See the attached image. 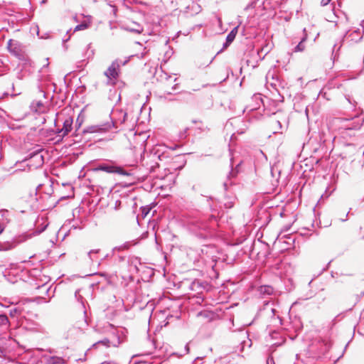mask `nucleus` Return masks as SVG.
I'll use <instances>...</instances> for the list:
<instances>
[{
    "mask_svg": "<svg viewBox=\"0 0 364 364\" xmlns=\"http://www.w3.org/2000/svg\"><path fill=\"white\" fill-rule=\"evenodd\" d=\"M4 354V350L0 347V357Z\"/></svg>",
    "mask_w": 364,
    "mask_h": 364,
    "instance_id": "49530a36",
    "label": "nucleus"
},
{
    "mask_svg": "<svg viewBox=\"0 0 364 364\" xmlns=\"http://www.w3.org/2000/svg\"><path fill=\"white\" fill-rule=\"evenodd\" d=\"M127 119V114L123 110H114L112 112V122L101 125H95L88 127L84 130V132L96 133L105 132L112 129V127H118V124H124Z\"/></svg>",
    "mask_w": 364,
    "mask_h": 364,
    "instance_id": "f03ea898",
    "label": "nucleus"
},
{
    "mask_svg": "<svg viewBox=\"0 0 364 364\" xmlns=\"http://www.w3.org/2000/svg\"><path fill=\"white\" fill-rule=\"evenodd\" d=\"M271 311H272V312L273 313V314H275L276 310H275L274 309H271Z\"/></svg>",
    "mask_w": 364,
    "mask_h": 364,
    "instance_id": "8fccbe9b",
    "label": "nucleus"
},
{
    "mask_svg": "<svg viewBox=\"0 0 364 364\" xmlns=\"http://www.w3.org/2000/svg\"><path fill=\"white\" fill-rule=\"evenodd\" d=\"M126 29L130 32L140 33L143 31V28L139 23H134L133 26H127Z\"/></svg>",
    "mask_w": 364,
    "mask_h": 364,
    "instance_id": "f3484780",
    "label": "nucleus"
},
{
    "mask_svg": "<svg viewBox=\"0 0 364 364\" xmlns=\"http://www.w3.org/2000/svg\"><path fill=\"white\" fill-rule=\"evenodd\" d=\"M22 308L18 306L10 310L9 315L11 317H14L16 315H21Z\"/></svg>",
    "mask_w": 364,
    "mask_h": 364,
    "instance_id": "5701e85b",
    "label": "nucleus"
},
{
    "mask_svg": "<svg viewBox=\"0 0 364 364\" xmlns=\"http://www.w3.org/2000/svg\"><path fill=\"white\" fill-rule=\"evenodd\" d=\"M186 351H187V353H188V350H189V348H188V345H186Z\"/></svg>",
    "mask_w": 364,
    "mask_h": 364,
    "instance_id": "09e8293b",
    "label": "nucleus"
},
{
    "mask_svg": "<svg viewBox=\"0 0 364 364\" xmlns=\"http://www.w3.org/2000/svg\"><path fill=\"white\" fill-rule=\"evenodd\" d=\"M344 37L350 41L357 43L363 38V33L359 28L353 31L349 30L346 33Z\"/></svg>",
    "mask_w": 364,
    "mask_h": 364,
    "instance_id": "f8f14e48",
    "label": "nucleus"
},
{
    "mask_svg": "<svg viewBox=\"0 0 364 364\" xmlns=\"http://www.w3.org/2000/svg\"><path fill=\"white\" fill-rule=\"evenodd\" d=\"M149 342L153 345L154 348H156V342L154 340L149 341Z\"/></svg>",
    "mask_w": 364,
    "mask_h": 364,
    "instance_id": "a19ab883",
    "label": "nucleus"
},
{
    "mask_svg": "<svg viewBox=\"0 0 364 364\" xmlns=\"http://www.w3.org/2000/svg\"><path fill=\"white\" fill-rule=\"evenodd\" d=\"M88 27H89V23H87V22H82V23L77 25L75 27L73 32L85 30V29L87 28Z\"/></svg>",
    "mask_w": 364,
    "mask_h": 364,
    "instance_id": "b1692460",
    "label": "nucleus"
},
{
    "mask_svg": "<svg viewBox=\"0 0 364 364\" xmlns=\"http://www.w3.org/2000/svg\"><path fill=\"white\" fill-rule=\"evenodd\" d=\"M161 80H164L168 84V82L170 81L171 76L168 75L166 73H164L162 75H161Z\"/></svg>",
    "mask_w": 364,
    "mask_h": 364,
    "instance_id": "c756f323",
    "label": "nucleus"
},
{
    "mask_svg": "<svg viewBox=\"0 0 364 364\" xmlns=\"http://www.w3.org/2000/svg\"><path fill=\"white\" fill-rule=\"evenodd\" d=\"M90 46H91L90 44H88L87 46V55H88L87 58L92 57L93 55H94V50H93L89 51V49L90 48Z\"/></svg>",
    "mask_w": 364,
    "mask_h": 364,
    "instance_id": "2f4dec72",
    "label": "nucleus"
},
{
    "mask_svg": "<svg viewBox=\"0 0 364 364\" xmlns=\"http://www.w3.org/2000/svg\"><path fill=\"white\" fill-rule=\"evenodd\" d=\"M177 80V78L173 79V82H176Z\"/></svg>",
    "mask_w": 364,
    "mask_h": 364,
    "instance_id": "5fc2aeb1",
    "label": "nucleus"
},
{
    "mask_svg": "<svg viewBox=\"0 0 364 364\" xmlns=\"http://www.w3.org/2000/svg\"><path fill=\"white\" fill-rule=\"evenodd\" d=\"M119 343H120L119 337L118 336H116V341H111L108 338H105L103 340L99 341L96 342L95 343H94L92 345V348H96L99 345H103L107 348L109 347L111 345L116 347Z\"/></svg>",
    "mask_w": 364,
    "mask_h": 364,
    "instance_id": "4468645a",
    "label": "nucleus"
},
{
    "mask_svg": "<svg viewBox=\"0 0 364 364\" xmlns=\"http://www.w3.org/2000/svg\"><path fill=\"white\" fill-rule=\"evenodd\" d=\"M46 364H67V360L61 357L50 356L46 359Z\"/></svg>",
    "mask_w": 364,
    "mask_h": 364,
    "instance_id": "dca6fc26",
    "label": "nucleus"
},
{
    "mask_svg": "<svg viewBox=\"0 0 364 364\" xmlns=\"http://www.w3.org/2000/svg\"><path fill=\"white\" fill-rule=\"evenodd\" d=\"M133 139L135 143V144L133 145V148H139L140 149H141L144 147V143L147 139L146 134L144 133H140L139 134H134L133 135Z\"/></svg>",
    "mask_w": 364,
    "mask_h": 364,
    "instance_id": "ddd939ff",
    "label": "nucleus"
},
{
    "mask_svg": "<svg viewBox=\"0 0 364 364\" xmlns=\"http://www.w3.org/2000/svg\"><path fill=\"white\" fill-rule=\"evenodd\" d=\"M305 112H306V116L308 117V109L307 108L306 109Z\"/></svg>",
    "mask_w": 364,
    "mask_h": 364,
    "instance_id": "603ef678",
    "label": "nucleus"
},
{
    "mask_svg": "<svg viewBox=\"0 0 364 364\" xmlns=\"http://www.w3.org/2000/svg\"><path fill=\"white\" fill-rule=\"evenodd\" d=\"M96 169L99 170V171H105L107 173H119L121 175H124V176H129L130 175V173L124 170L122 167L114 166H111V165L105 164L99 165Z\"/></svg>",
    "mask_w": 364,
    "mask_h": 364,
    "instance_id": "1a4fd4ad",
    "label": "nucleus"
},
{
    "mask_svg": "<svg viewBox=\"0 0 364 364\" xmlns=\"http://www.w3.org/2000/svg\"><path fill=\"white\" fill-rule=\"evenodd\" d=\"M277 132H279V131H277ZM281 133L282 132V131L280 132ZM274 133H277V131H274Z\"/></svg>",
    "mask_w": 364,
    "mask_h": 364,
    "instance_id": "864d4df0",
    "label": "nucleus"
},
{
    "mask_svg": "<svg viewBox=\"0 0 364 364\" xmlns=\"http://www.w3.org/2000/svg\"><path fill=\"white\" fill-rule=\"evenodd\" d=\"M331 347V344L330 342L325 340H318L313 343L310 346V350L319 356L327 353Z\"/></svg>",
    "mask_w": 364,
    "mask_h": 364,
    "instance_id": "0eeeda50",
    "label": "nucleus"
},
{
    "mask_svg": "<svg viewBox=\"0 0 364 364\" xmlns=\"http://www.w3.org/2000/svg\"><path fill=\"white\" fill-rule=\"evenodd\" d=\"M267 364H275L274 358L272 357H269L267 360Z\"/></svg>",
    "mask_w": 364,
    "mask_h": 364,
    "instance_id": "72a5a7b5",
    "label": "nucleus"
},
{
    "mask_svg": "<svg viewBox=\"0 0 364 364\" xmlns=\"http://www.w3.org/2000/svg\"><path fill=\"white\" fill-rule=\"evenodd\" d=\"M261 291H264L267 294H270L272 292V288L269 286H264L261 287Z\"/></svg>",
    "mask_w": 364,
    "mask_h": 364,
    "instance_id": "cd10ccee",
    "label": "nucleus"
},
{
    "mask_svg": "<svg viewBox=\"0 0 364 364\" xmlns=\"http://www.w3.org/2000/svg\"><path fill=\"white\" fill-rule=\"evenodd\" d=\"M7 48L12 55L17 58L22 60L24 58L23 53L21 48V45L18 41L10 39L7 43Z\"/></svg>",
    "mask_w": 364,
    "mask_h": 364,
    "instance_id": "6e6552de",
    "label": "nucleus"
},
{
    "mask_svg": "<svg viewBox=\"0 0 364 364\" xmlns=\"http://www.w3.org/2000/svg\"><path fill=\"white\" fill-rule=\"evenodd\" d=\"M188 129L186 128L185 130H184V134H187V132H188Z\"/></svg>",
    "mask_w": 364,
    "mask_h": 364,
    "instance_id": "3c124183",
    "label": "nucleus"
},
{
    "mask_svg": "<svg viewBox=\"0 0 364 364\" xmlns=\"http://www.w3.org/2000/svg\"><path fill=\"white\" fill-rule=\"evenodd\" d=\"M100 252V250H91L87 252V256L91 262H94L96 259L95 255Z\"/></svg>",
    "mask_w": 364,
    "mask_h": 364,
    "instance_id": "4be33fe9",
    "label": "nucleus"
},
{
    "mask_svg": "<svg viewBox=\"0 0 364 364\" xmlns=\"http://www.w3.org/2000/svg\"><path fill=\"white\" fill-rule=\"evenodd\" d=\"M360 26H362L363 28V32H364V20L362 21L361 23H360Z\"/></svg>",
    "mask_w": 364,
    "mask_h": 364,
    "instance_id": "37998d69",
    "label": "nucleus"
},
{
    "mask_svg": "<svg viewBox=\"0 0 364 364\" xmlns=\"http://www.w3.org/2000/svg\"><path fill=\"white\" fill-rule=\"evenodd\" d=\"M122 248V247H116L113 248L112 252H114L116 250H121Z\"/></svg>",
    "mask_w": 364,
    "mask_h": 364,
    "instance_id": "79ce46f5",
    "label": "nucleus"
},
{
    "mask_svg": "<svg viewBox=\"0 0 364 364\" xmlns=\"http://www.w3.org/2000/svg\"><path fill=\"white\" fill-rule=\"evenodd\" d=\"M15 247V244L14 243H6L1 245L0 250L1 251H7L11 250Z\"/></svg>",
    "mask_w": 364,
    "mask_h": 364,
    "instance_id": "393cba45",
    "label": "nucleus"
},
{
    "mask_svg": "<svg viewBox=\"0 0 364 364\" xmlns=\"http://www.w3.org/2000/svg\"><path fill=\"white\" fill-rule=\"evenodd\" d=\"M109 257V254H107V255H106L105 256V257H104L102 260L106 259H107Z\"/></svg>",
    "mask_w": 364,
    "mask_h": 364,
    "instance_id": "de8ad7c7",
    "label": "nucleus"
},
{
    "mask_svg": "<svg viewBox=\"0 0 364 364\" xmlns=\"http://www.w3.org/2000/svg\"><path fill=\"white\" fill-rule=\"evenodd\" d=\"M79 292H80V289L76 290L75 292V296L77 299V300H79L80 298L82 299V297L81 296H79V297H78Z\"/></svg>",
    "mask_w": 364,
    "mask_h": 364,
    "instance_id": "4c0bfd02",
    "label": "nucleus"
},
{
    "mask_svg": "<svg viewBox=\"0 0 364 364\" xmlns=\"http://www.w3.org/2000/svg\"><path fill=\"white\" fill-rule=\"evenodd\" d=\"M347 219L345 218V219H342V221H346Z\"/></svg>",
    "mask_w": 364,
    "mask_h": 364,
    "instance_id": "6e6d98bb",
    "label": "nucleus"
},
{
    "mask_svg": "<svg viewBox=\"0 0 364 364\" xmlns=\"http://www.w3.org/2000/svg\"><path fill=\"white\" fill-rule=\"evenodd\" d=\"M159 166V164H158L157 162H155V165L151 166V168L152 169V168H154L155 166Z\"/></svg>",
    "mask_w": 364,
    "mask_h": 364,
    "instance_id": "c03bdc74",
    "label": "nucleus"
},
{
    "mask_svg": "<svg viewBox=\"0 0 364 364\" xmlns=\"http://www.w3.org/2000/svg\"><path fill=\"white\" fill-rule=\"evenodd\" d=\"M73 117L71 116L65 117L64 119L58 117L55 121V132L58 136L63 138L67 136L73 129Z\"/></svg>",
    "mask_w": 364,
    "mask_h": 364,
    "instance_id": "20e7f679",
    "label": "nucleus"
},
{
    "mask_svg": "<svg viewBox=\"0 0 364 364\" xmlns=\"http://www.w3.org/2000/svg\"><path fill=\"white\" fill-rule=\"evenodd\" d=\"M47 225H45L43 228H42L41 230L38 231V233L40 234L41 232H42L46 228Z\"/></svg>",
    "mask_w": 364,
    "mask_h": 364,
    "instance_id": "a18cd8bd",
    "label": "nucleus"
},
{
    "mask_svg": "<svg viewBox=\"0 0 364 364\" xmlns=\"http://www.w3.org/2000/svg\"><path fill=\"white\" fill-rule=\"evenodd\" d=\"M4 226L3 224L0 223V234L4 231Z\"/></svg>",
    "mask_w": 364,
    "mask_h": 364,
    "instance_id": "ea45409f",
    "label": "nucleus"
},
{
    "mask_svg": "<svg viewBox=\"0 0 364 364\" xmlns=\"http://www.w3.org/2000/svg\"><path fill=\"white\" fill-rule=\"evenodd\" d=\"M178 83H175L172 87H171V91H169V90H166L164 92V95H172V92H174L176 91L177 89H178Z\"/></svg>",
    "mask_w": 364,
    "mask_h": 364,
    "instance_id": "c85d7f7f",
    "label": "nucleus"
},
{
    "mask_svg": "<svg viewBox=\"0 0 364 364\" xmlns=\"http://www.w3.org/2000/svg\"><path fill=\"white\" fill-rule=\"evenodd\" d=\"M120 205H121V201L120 200H116L115 201V206H114V209L115 210H117L120 207Z\"/></svg>",
    "mask_w": 364,
    "mask_h": 364,
    "instance_id": "c9c22d12",
    "label": "nucleus"
},
{
    "mask_svg": "<svg viewBox=\"0 0 364 364\" xmlns=\"http://www.w3.org/2000/svg\"><path fill=\"white\" fill-rule=\"evenodd\" d=\"M0 215L3 220H5L7 223H9V211L6 209H1L0 210Z\"/></svg>",
    "mask_w": 364,
    "mask_h": 364,
    "instance_id": "412c9836",
    "label": "nucleus"
},
{
    "mask_svg": "<svg viewBox=\"0 0 364 364\" xmlns=\"http://www.w3.org/2000/svg\"><path fill=\"white\" fill-rule=\"evenodd\" d=\"M189 288L191 291H196L198 294H201L203 291L208 289L209 284L205 281L194 279L191 283Z\"/></svg>",
    "mask_w": 364,
    "mask_h": 364,
    "instance_id": "9d476101",
    "label": "nucleus"
},
{
    "mask_svg": "<svg viewBox=\"0 0 364 364\" xmlns=\"http://www.w3.org/2000/svg\"><path fill=\"white\" fill-rule=\"evenodd\" d=\"M237 31L238 26H236L228 34L226 37V41H228V43H231L235 40Z\"/></svg>",
    "mask_w": 364,
    "mask_h": 364,
    "instance_id": "6ab92c4d",
    "label": "nucleus"
},
{
    "mask_svg": "<svg viewBox=\"0 0 364 364\" xmlns=\"http://www.w3.org/2000/svg\"><path fill=\"white\" fill-rule=\"evenodd\" d=\"M9 328V321L6 315L0 314V333L7 331Z\"/></svg>",
    "mask_w": 364,
    "mask_h": 364,
    "instance_id": "2eb2a0df",
    "label": "nucleus"
},
{
    "mask_svg": "<svg viewBox=\"0 0 364 364\" xmlns=\"http://www.w3.org/2000/svg\"><path fill=\"white\" fill-rule=\"evenodd\" d=\"M107 328H109L112 331V333L113 335H115L116 331H117V329L114 327V326H113V325H112V324H109H109L107 325Z\"/></svg>",
    "mask_w": 364,
    "mask_h": 364,
    "instance_id": "473e14b6",
    "label": "nucleus"
},
{
    "mask_svg": "<svg viewBox=\"0 0 364 364\" xmlns=\"http://www.w3.org/2000/svg\"><path fill=\"white\" fill-rule=\"evenodd\" d=\"M201 11V6L196 2L190 1L186 6L183 12L190 16H193L199 14Z\"/></svg>",
    "mask_w": 364,
    "mask_h": 364,
    "instance_id": "9b49d317",
    "label": "nucleus"
},
{
    "mask_svg": "<svg viewBox=\"0 0 364 364\" xmlns=\"http://www.w3.org/2000/svg\"><path fill=\"white\" fill-rule=\"evenodd\" d=\"M306 40V35L302 38L299 44L294 48V52H301L305 49V46L304 44V41Z\"/></svg>",
    "mask_w": 364,
    "mask_h": 364,
    "instance_id": "aec40b11",
    "label": "nucleus"
},
{
    "mask_svg": "<svg viewBox=\"0 0 364 364\" xmlns=\"http://www.w3.org/2000/svg\"><path fill=\"white\" fill-rule=\"evenodd\" d=\"M237 172H238L237 171H235L233 170H232L230 172L228 180L226 181H225L224 183H223V186H224L225 190L227 191L228 186L232 185V183L230 181V178H233V177H235L237 176Z\"/></svg>",
    "mask_w": 364,
    "mask_h": 364,
    "instance_id": "a211bd4d",
    "label": "nucleus"
},
{
    "mask_svg": "<svg viewBox=\"0 0 364 364\" xmlns=\"http://www.w3.org/2000/svg\"><path fill=\"white\" fill-rule=\"evenodd\" d=\"M141 216L143 218H144L150 212L151 210V208L148 206H142L141 207Z\"/></svg>",
    "mask_w": 364,
    "mask_h": 364,
    "instance_id": "a878e982",
    "label": "nucleus"
},
{
    "mask_svg": "<svg viewBox=\"0 0 364 364\" xmlns=\"http://www.w3.org/2000/svg\"><path fill=\"white\" fill-rule=\"evenodd\" d=\"M331 0H321V6H325L328 5L331 2Z\"/></svg>",
    "mask_w": 364,
    "mask_h": 364,
    "instance_id": "f704fd0d",
    "label": "nucleus"
},
{
    "mask_svg": "<svg viewBox=\"0 0 364 364\" xmlns=\"http://www.w3.org/2000/svg\"><path fill=\"white\" fill-rule=\"evenodd\" d=\"M199 210L197 215L188 222L190 230L199 239L205 240L213 235L220 214V207L216 198L202 196L198 199Z\"/></svg>",
    "mask_w": 364,
    "mask_h": 364,
    "instance_id": "f257e3e1",
    "label": "nucleus"
},
{
    "mask_svg": "<svg viewBox=\"0 0 364 364\" xmlns=\"http://www.w3.org/2000/svg\"><path fill=\"white\" fill-rule=\"evenodd\" d=\"M230 44H231L230 43H228V41H225V42L223 43V48H227Z\"/></svg>",
    "mask_w": 364,
    "mask_h": 364,
    "instance_id": "58836bf2",
    "label": "nucleus"
},
{
    "mask_svg": "<svg viewBox=\"0 0 364 364\" xmlns=\"http://www.w3.org/2000/svg\"><path fill=\"white\" fill-rule=\"evenodd\" d=\"M223 205L225 208H231L234 205V202L232 200H228L225 202Z\"/></svg>",
    "mask_w": 364,
    "mask_h": 364,
    "instance_id": "7c9ffc66",
    "label": "nucleus"
},
{
    "mask_svg": "<svg viewBox=\"0 0 364 364\" xmlns=\"http://www.w3.org/2000/svg\"><path fill=\"white\" fill-rule=\"evenodd\" d=\"M275 123L277 124V125L278 126L279 129H281V130L283 129V126L282 124V122L279 120H277Z\"/></svg>",
    "mask_w": 364,
    "mask_h": 364,
    "instance_id": "e433bc0d",
    "label": "nucleus"
},
{
    "mask_svg": "<svg viewBox=\"0 0 364 364\" xmlns=\"http://www.w3.org/2000/svg\"><path fill=\"white\" fill-rule=\"evenodd\" d=\"M128 62V60H123L122 59H116L109 66L104 74L109 80H116L119 77V72L120 67L124 65Z\"/></svg>",
    "mask_w": 364,
    "mask_h": 364,
    "instance_id": "423d86ee",
    "label": "nucleus"
},
{
    "mask_svg": "<svg viewBox=\"0 0 364 364\" xmlns=\"http://www.w3.org/2000/svg\"><path fill=\"white\" fill-rule=\"evenodd\" d=\"M363 122L364 118L360 116H355L350 119H341L340 131L343 137H345L346 135H349L350 136L354 135V132L361 128Z\"/></svg>",
    "mask_w": 364,
    "mask_h": 364,
    "instance_id": "7ed1b4c3",
    "label": "nucleus"
},
{
    "mask_svg": "<svg viewBox=\"0 0 364 364\" xmlns=\"http://www.w3.org/2000/svg\"><path fill=\"white\" fill-rule=\"evenodd\" d=\"M148 157L150 158V159L151 161H155L156 159H158L159 160H161V157H164V156L158 154L157 152H155L154 154H150L148 156Z\"/></svg>",
    "mask_w": 364,
    "mask_h": 364,
    "instance_id": "bb28decb",
    "label": "nucleus"
},
{
    "mask_svg": "<svg viewBox=\"0 0 364 364\" xmlns=\"http://www.w3.org/2000/svg\"><path fill=\"white\" fill-rule=\"evenodd\" d=\"M42 149H38L31 154L23 160L27 162L26 166L29 170L36 169L43 166L44 163L43 156L41 154Z\"/></svg>",
    "mask_w": 364,
    "mask_h": 364,
    "instance_id": "39448f33",
    "label": "nucleus"
}]
</instances>
